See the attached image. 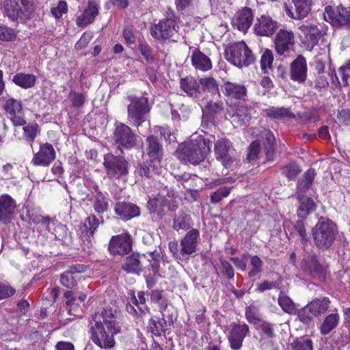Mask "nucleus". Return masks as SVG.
Segmentation results:
<instances>
[{"label": "nucleus", "mask_w": 350, "mask_h": 350, "mask_svg": "<svg viewBox=\"0 0 350 350\" xmlns=\"http://www.w3.org/2000/svg\"><path fill=\"white\" fill-rule=\"evenodd\" d=\"M307 76V65L305 58L297 57L291 65V78L292 80L304 82Z\"/></svg>", "instance_id": "obj_26"}, {"label": "nucleus", "mask_w": 350, "mask_h": 350, "mask_svg": "<svg viewBox=\"0 0 350 350\" xmlns=\"http://www.w3.org/2000/svg\"><path fill=\"white\" fill-rule=\"evenodd\" d=\"M191 61L192 66L197 70L207 71L212 68L210 58L197 49L192 51Z\"/></svg>", "instance_id": "obj_33"}, {"label": "nucleus", "mask_w": 350, "mask_h": 350, "mask_svg": "<svg viewBox=\"0 0 350 350\" xmlns=\"http://www.w3.org/2000/svg\"><path fill=\"white\" fill-rule=\"evenodd\" d=\"M190 227V217L184 211H180L174 219L173 228L178 231L180 230H187Z\"/></svg>", "instance_id": "obj_43"}, {"label": "nucleus", "mask_w": 350, "mask_h": 350, "mask_svg": "<svg viewBox=\"0 0 350 350\" xmlns=\"http://www.w3.org/2000/svg\"><path fill=\"white\" fill-rule=\"evenodd\" d=\"M300 206L297 209V215L301 218H305L309 213L314 211L316 205L314 201L308 197H299Z\"/></svg>", "instance_id": "obj_40"}, {"label": "nucleus", "mask_w": 350, "mask_h": 350, "mask_svg": "<svg viewBox=\"0 0 350 350\" xmlns=\"http://www.w3.org/2000/svg\"><path fill=\"white\" fill-rule=\"evenodd\" d=\"M228 115L232 118V122L237 126H242L250 119L249 109L243 105L231 107L228 111Z\"/></svg>", "instance_id": "obj_29"}, {"label": "nucleus", "mask_w": 350, "mask_h": 350, "mask_svg": "<svg viewBox=\"0 0 350 350\" xmlns=\"http://www.w3.org/2000/svg\"><path fill=\"white\" fill-rule=\"evenodd\" d=\"M91 338L99 347L109 349L114 346L113 336L122 329L120 312L117 310L104 309L94 315Z\"/></svg>", "instance_id": "obj_1"}, {"label": "nucleus", "mask_w": 350, "mask_h": 350, "mask_svg": "<svg viewBox=\"0 0 350 350\" xmlns=\"http://www.w3.org/2000/svg\"><path fill=\"white\" fill-rule=\"evenodd\" d=\"M300 172L299 166L295 163L285 165L282 170V174L289 180H294Z\"/></svg>", "instance_id": "obj_48"}, {"label": "nucleus", "mask_w": 350, "mask_h": 350, "mask_svg": "<svg viewBox=\"0 0 350 350\" xmlns=\"http://www.w3.org/2000/svg\"><path fill=\"white\" fill-rule=\"evenodd\" d=\"M12 81L22 88L28 89L35 85L36 77L32 74L20 72L13 77Z\"/></svg>", "instance_id": "obj_37"}, {"label": "nucleus", "mask_w": 350, "mask_h": 350, "mask_svg": "<svg viewBox=\"0 0 350 350\" xmlns=\"http://www.w3.org/2000/svg\"><path fill=\"white\" fill-rule=\"evenodd\" d=\"M245 317L250 323L256 324L260 321L258 317V310L254 306H250L246 308Z\"/></svg>", "instance_id": "obj_55"}, {"label": "nucleus", "mask_w": 350, "mask_h": 350, "mask_svg": "<svg viewBox=\"0 0 350 350\" xmlns=\"http://www.w3.org/2000/svg\"><path fill=\"white\" fill-rule=\"evenodd\" d=\"M137 173L141 176H146L147 178L152 177L154 174H160L161 172V167L159 163L151 162L144 163L140 164L137 170Z\"/></svg>", "instance_id": "obj_38"}, {"label": "nucleus", "mask_w": 350, "mask_h": 350, "mask_svg": "<svg viewBox=\"0 0 350 350\" xmlns=\"http://www.w3.org/2000/svg\"><path fill=\"white\" fill-rule=\"evenodd\" d=\"M230 193V188L224 187L219 189L211 196V200L213 203L219 202L223 198L227 197Z\"/></svg>", "instance_id": "obj_56"}, {"label": "nucleus", "mask_w": 350, "mask_h": 350, "mask_svg": "<svg viewBox=\"0 0 350 350\" xmlns=\"http://www.w3.org/2000/svg\"><path fill=\"white\" fill-rule=\"evenodd\" d=\"M324 18L336 27L350 25V11L342 5L325 8Z\"/></svg>", "instance_id": "obj_13"}, {"label": "nucleus", "mask_w": 350, "mask_h": 350, "mask_svg": "<svg viewBox=\"0 0 350 350\" xmlns=\"http://www.w3.org/2000/svg\"><path fill=\"white\" fill-rule=\"evenodd\" d=\"M225 56L230 63L238 68L247 66L254 61L252 51L243 41L234 42L228 46Z\"/></svg>", "instance_id": "obj_5"}, {"label": "nucleus", "mask_w": 350, "mask_h": 350, "mask_svg": "<svg viewBox=\"0 0 350 350\" xmlns=\"http://www.w3.org/2000/svg\"><path fill=\"white\" fill-rule=\"evenodd\" d=\"M181 89L189 96L198 97L201 94L199 83L192 77H187L180 80Z\"/></svg>", "instance_id": "obj_35"}, {"label": "nucleus", "mask_w": 350, "mask_h": 350, "mask_svg": "<svg viewBox=\"0 0 350 350\" xmlns=\"http://www.w3.org/2000/svg\"><path fill=\"white\" fill-rule=\"evenodd\" d=\"M260 85L262 88V90H258V94L265 95V93L269 91L273 87L272 81L268 77H264L260 81Z\"/></svg>", "instance_id": "obj_62"}, {"label": "nucleus", "mask_w": 350, "mask_h": 350, "mask_svg": "<svg viewBox=\"0 0 350 350\" xmlns=\"http://www.w3.org/2000/svg\"><path fill=\"white\" fill-rule=\"evenodd\" d=\"M253 18L252 10L249 8H244L234 15L232 25L241 31L246 32L250 27Z\"/></svg>", "instance_id": "obj_21"}, {"label": "nucleus", "mask_w": 350, "mask_h": 350, "mask_svg": "<svg viewBox=\"0 0 350 350\" xmlns=\"http://www.w3.org/2000/svg\"><path fill=\"white\" fill-rule=\"evenodd\" d=\"M179 18L171 8L165 12V18L151 28V35L157 40H167L179 31Z\"/></svg>", "instance_id": "obj_7"}, {"label": "nucleus", "mask_w": 350, "mask_h": 350, "mask_svg": "<svg viewBox=\"0 0 350 350\" xmlns=\"http://www.w3.org/2000/svg\"><path fill=\"white\" fill-rule=\"evenodd\" d=\"M293 6L288 8L286 4L285 11L286 14L292 18L300 20L305 18L310 10V2L309 0H292Z\"/></svg>", "instance_id": "obj_24"}, {"label": "nucleus", "mask_w": 350, "mask_h": 350, "mask_svg": "<svg viewBox=\"0 0 350 350\" xmlns=\"http://www.w3.org/2000/svg\"><path fill=\"white\" fill-rule=\"evenodd\" d=\"M67 3L64 1H60L56 5L51 8V12L55 18H59L63 14L67 12Z\"/></svg>", "instance_id": "obj_52"}, {"label": "nucleus", "mask_w": 350, "mask_h": 350, "mask_svg": "<svg viewBox=\"0 0 350 350\" xmlns=\"http://www.w3.org/2000/svg\"><path fill=\"white\" fill-rule=\"evenodd\" d=\"M200 234L196 229L189 231L180 243L181 260H187L196 252Z\"/></svg>", "instance_id": "obj_16"}, {"label": "nucleus", "mask_w": 350, "mask_h": 350, "mask_svg": "<svg viewBox=\"0 0 350 350\" xmlns=\"http://www.w3.org/2000/svg\"><path fill=\"white\" fill-rule=\"evenodd\" d=\"M114 141L119 146L131 148L136 144V135L130 127L123 123L116 124L114 131Z\"/></svg>", "instance_id": "obj_17"}, {"label": "nucleus", "mask_w": 350, "mask_h": 350, "mask_svg": "<svg viewBox=\"0 0 350 350\" xmlns=\"http://www.w3.org/2000/svg\"><path fill=\"white\" fill-rule=\"evenodd\" d=\"M93 188L96 192V193L94 196V198L92 200L94 209L97 213H103L107 210L108 201L103 193H101L100 191H97V185H94Z\"/></svg>", "instance_id": "obj_41"}, {"label": "nucleus", "mask_w": 350, "mask_h": 350, "mask_svg": "<svg viewBox=\"0 0 350 350\" xmlns=\"http://www.w3.org/2000/svg\"><path fill=\"white\" fill-rule=\"evenodd\" d=\"M15 293V289L10 285L0 283V299H6Z\"/></svg>", "instance_id": "obj_59"}, {"label": "nucleus", "mask_w": 350, "mask_h": 350, "mask_svg": "<svg viewBox=\"0 0 350 350\" xmlns=\"http://www.w3.org/2000/svg\"><path fill=\"white\" fill-rule=\"evenodd\" d=\"M5 14L12 21H23L31 17L33 5L28 0H5Z\"/></svg>", "instance_id": "obj_8"}, {"label": "nucleus", "mask_w": 350, "mask_h": 350, "mask_svg": "<svg viewBox=\"0 0 350 350\" xmlns=\"http://www.w3.org/2000/svg\"><path fill=\"white\" fill-rule=\"evenodd\" d=\"M164 318L154 317L150 319L149 329L152 334L161 336L165 332L167 323Z\"/></svg>", "instance_id": "obj_42"}, {"label": "nucleus", "mask_w": 350, "mask_h": 350, "mask_svg": "<svg viewBox=\"0 0 350 350\" xmlns=\"http://www.w3.org/2000/svg\"><path fill=\"white\" fill-rule=\"evenodd\" d=\"M85 271V267L83 265H76L70 268L67 271L62 274L60 282L67 288H72L76 284L77 275L83 273Z\"/></svg>", "instance_id": "obj_32"}, {"label": "nucleus", "mask_w": 350, "mask_h": 350, "mask_svg": "<svg viewBox=\"0 0 350 350\" xmlns=\"http://www.w3.org/2000/svg\"><path fill=\"white\" fill-rule=\"evenodd\" d=\"M278 302L282 310L286 313L291 314L295 310V306L292 299L283 293L279 295Z\"/></svg>", "instance_id": "obj_45"}, {"label": "nucleus", "mask_w": 350, "mask_h": 350, "mask_svg": "<svg viewBox=\"0 0 350 350\" xmlns=\"http://www.w3.org/2000/svg\"><path fill=\"white\" fill-rule=\"evenodd\" d=\"M294 42L295 36L291 30L281 29L274 38L276 52L281 55L288 52L293 46Z\"/></svg>", "instance_id": "obj_19"}, {"label": "nucleus", "mask_w": 350, "mask_h": 350, "mask_svg": "<svg viewBox=\"0 0 350 350\" xmlns=\"http://www.w3.org/2000/svg\"><path fill=\"white\" fill-rule=\"evenodd\" d=\"M265 135L266 137L267 144L269 145V148H267V158L271 159L273 154L275 137L270 131H266Z\"/></svg>", "instance_id": "obj_60"}, {"label": "nucleus", "mask_w": 350, "mask_h": 350, "mask_svg": "<svg viewBox=\"0 0 350 350\" xmlns=\"http://www.w3.org/2000/svg\"><path fill=\"white\" fill-rule=\"evenodd\" d=\"M211 140L202 135H192V139L179 146L176 150L178 159L192 164L202 161L211 151Z\"/></svg>", "instance_id": "obj_2"}, {"label": "nucleus", "mask_w": 350, "mask_h": 350, "mask_svg": "<svg viewBox=\"0 0 350 350\" xmlns=\"http://www.w3.org/2000/svg\"><path fill=\"white\" fill-rule=\"evenodd\" d=\"M278 286V284L274 282L264 281L261 284H258L256 287V291L262 293L266 290H270Z\"/></svg>", "instance_id": "obj_64"}, {"label": "nucleus", "mask_w": 350, "mask_h": 350, "mask_svg": "<svg viewBox=\"0 0 350 350\" xmlns=\"http://www.w3.org/2000/svg\"><path fill=\"white\" fill-rule=\"evenodd\" d=\"M2 107L8 114V117L15 126H23L26 124L23 116V106L20 100L7 95L1 98Z\"/></svg>", "instance_id": "obj_10"}, {"label": "nucleus", "mask_w": 350, "mask_h": 350, "mask_svg": "<svg viewBox=\"0 0 350 350\" xmlns=\"http://www.w3.org/2000/svg\"><path fill=\"white\" fill-rule=\"evenodd\" d=\"M331 301L328 297L317 298L304 306L298 313L299 319L304 323L310 322L314 317L325 313Z\"/></svg>", "instance_id": "obj_9"}, {"label": "nucleus", "mask_w": 350, "mask_h": 350, "mask_svg": "<svg viewBox=\"0 0 350 350\" xmlns=\"http://www.w3.org/2000/svg\"><path fill=\"white\" fill-rule=\"evenodd\" d=\"M24 135L26 139L30 143L32 146L37 133H38V126L37 125H29L23 127Z\"/></svg>", "instance_id": "obj_53"}, {"label": "nucleus", "mask_w": 350, "mask_h": 350, "mask_svg": "<svg viewBox=\"0 0 350 350\" xmlns=\"http://www.w3.org/2000/svg\"><path fill=\"white\" fill-rule=\"evenodd\" d=\"M104 165L111 177L119 178L129 173V164L123 157L107 154L104 158Z\"/></svg>", "instance_id": "obj_11"}, {"label": "nucleus", "mask_w": 350, "mask_h": 350, "mask_svg": "<svg viewBox=\"0 0 350 350\" xmlns=\"http://www.w3.org/2000/svg\"><path fill=\"white\" fill-rule=\"evenodd\" d=\"M337 233V228L332 221L321 218L312 228V237L314 245L320 250L328 249Z\"/></svg>", "instance_id": "obj_4"}, {"label": "nucleus", "mask_w": 350, "mask_h": 350, "mask_svg": "<svg viewBox=\"0 0 350 350\" xmlns=\"http://www.w3.org/2000/svg\"><path fill=\"white\" fill-rule=\"evenodd\" d=\"M98 14V5L93 0H89L88 5L84 11L76 18V23L79 27H85L93 23Z\"/></svg>", "instance_id": "obj_25"}, {"label": "nucleus", "mask_w": 350, "mask_h": 350, "mask_svg": "<svg viewBox=\"0 0 350 350\" xmlns=\"http://www.w3.org/2000/svg\"><path fill=\"white\" fill-rule=\"evenodd\" d=\"M301 42L308 47L313 48L321 36V30L314 23L306 22L299 27Z\"/></svg>", "instance_id": "obj_14"}, {"label": "nucleus", "mask_w": 350, "mask_h": 350, "mask_svg": "<svg viewBox=\"0 0 350 350\" xmlns=\"http://www.w3.org/2000/svg\"><path fill=\"white\" fill-rule=\"evenodd\" d=\"M293 350H312V341L308 338H301L292 343Z\"/></svg>", "instance_id": "obj_51"}, {"label": "nucleus", "mask_w": 350, "mask_h": 350, "mask_svg": "<svg viewBox=\"0 0 350 350\" xmlns=\"http://www.w3.org/2000/svg\"><path fill=\"white\" fill-rule=\"evenodd\" d=\"M146 151L151 162L161 163L163 157V148L153 136H149L147 139Z\"/></svg>", "instance_id": "obj_34"}, {"label": "nucleus", "mask_w": 350, "mask_h": 350, "mask_svg": "<svg viewBox=\"0 0 350 350\" xmlns=\"http://www.w3.org/2000/svg\"><path fill=\"white\" fill-rule=\"evenodd\" d=\"M216 158L223 166L228 169L234 162V155L230 142L226 139L217 141L215 146Z\"/></svg>", "instance_id": "obj_15"}, {"label": "nucleus", "mask_w": 350, "mask_h": 350, "mask_svg": "<svg viewBox=\"0 0 350 350\" xmlns=\"http://www.w3.org/2000/svg\"><path fill=\"white\" fill-rule=\"evenodd\" d=\"M92 35L90 33H84L79 40L76 43L75 48L77 49H81L85 47L89 42L92 40Z\"/></svg>", "instance_id": "obj_63"}, {"label": "nucleus", "mask_w": 350, "mask_h": 350, "mask_svg": "<svg viewBox=\"0 0 350 350\" xmlns=\"http://www.w3.org/2000/svg\"><path fill=\"white\" fill-rule=\"evenodd\" d=\"M69 98L71 100L72 105L75 107H82L85 100V98L83 94L77 93L75 92H71L70 93Z\"/></svg>", "instance_id": "obj_57"}, {"label": "nucleus", "mask_w": 350, "mask_h": 350, "mask_svg": "<svg viewBox=\"0 0 350 350\" xmlns=\"http://www.w3.org/2000/svg\"><path fill=\"white\" fill-rule=\"evenodd\" d=\"M130 101L127 107L128 122L136 127H139L146 120V115L150 110L148 100L144 96H128Z\"/></svg>", "instance_id": "obj_6"}, {"label": "nucleus", "mask_w": 350, "mask_h": 350, "mask_svg": "<svg viewBox=\"0 0 350 350\" xmlns=\"http://www.w3.org/2000/svg\"><path fill=\"white\" fill-rule=\"evenodd\" d=\"M278 28V23L269 16H261L257 18L254 30L260 36H271Z\"/></svg>", "instance_id": "obj_20"}, {"label": "nucleus", "mask_w": 350, "mask_h": 350, "mask_svg": "<svg viewBox=\"0 0 350 350\" xmlns=\"http://www.w3.org/2000/svg\"><path fill=\"white\" fill-rule=\"evenodd\" d=\"M99 225L98 219L95 215L88 217L80 226L81 238L83 250L90 252L93 247L94 234Z\"/></svg>", "instance_id": "obj_12"}, {"label": "nucleus", "mask_w": 350, "mask_h": 350, "mask_svg": "<svg viewBox=\"0 0 350 350\" xmlns=\"http://www.w3.org/2000/svg\"><path fill=\"white\" fill-rule=\"evenodd\" d=\"M16 208L14 200L8 194L0 196V220L9 222Z\"/></svg>", "instance_id": "obj_27"}, {"label": "nucleus", "mask_w": 350, "mask_h": 350, "mask_svg": "<svg viewBox=\"0 0 350 350\" xmlns=\"http://www.w3.org/2000/svg\"><path fill=\"white\" fill-rule=\"evenodd\" d=\"M180 198L176 195L173 189L165 187L157 197L150 198L148 202V207L151 213L157 214L161 217L166 211H174L178 206Z\"/></svg>", "instance_id": "obj_3"}, {"label": "nucleus", "mask_w": 350, "mask_h": 350, "mask_svg": "<svg viewBox=\"0 0 350 350\" xmlns=\"http://www.w3.org/2000/svg\"><path fill=\"white\" fill-rule=\"evenodd\" d=\"M114 209L116 213L124 220H129L140 213L139 207L131 202H117Z\"/></svg>", "instance_id": "obj_28"}, {"label": "nucleus", "mask_w": 350, "mask_h": 350, "mask_svg": "<svg viewBox=\"0 0 350 350\" xmlns=\"http://www.w3.org/2000/svg\"><path fill=\"white\" fill-rule=\"evenodd\" d=\"M223 88L224 94L230 99L244 100L247 96V89L243 85L228 81Z\"/></svg>", "instance_id": "obj_30"}, {"label": "nucleus", "mask_w": 350, "mask_h": 350, "mask_svg": "<svg viewBox=\"0 0 350 350\" xmlns=\"http://www.w3.org/2000/svg\"><path fill=\"white\" fill-rule=\"evenodd\" d=\"M273 60L272 52L270 50L265 51L260 59V67L265 73H268L269 70L271 69Z\"/></svg>", "instance_id": "obj_50"}, {"label": "nucleus", "mask_w": 350, "mask_h": 350, "mask_svg": "<svg viewBox=\"0 0 350 350\" xmlns=\"http://www.w3.org/2000/svg\"><path fill=\"white\" fill-rule=\"evenodd\" d=\"M338 72L342 77L344 85H348L350 80V59L347 62L346 64L338 69Z\"/></svg>", "instance_id": "obj_58"}, {"label": "nucleus", "mask_w": 350, "mask_h": 350, "mask_svg": "<svg viewBox=\"0 0 350 350\" xmlns=\"http://www.w3.org/2000/svg\"><path fill=\"white\" fill-rule=\"evenodd\" d=\"M315 175L316 173L313 169H309L304 173L303 178L299 181L297 184V189L299 192L305 191L310 187Z\"/></svg>", "instance_id": "obj_44"}, {"label": "nucleus", "mask_w": 350, "mask_h": 350, "mask_svg": "<svg viewBox=\"0 0 350 350\" xmlns=\"http://www.w3.org/2000/svg\"><path fill=\"white\" fill-rule=\"evenodd\" d=\"M144 255L133 253L126 258L123 269L127 273H139L142 270V259Z\"/></svg>", "instance_id": "obj_36"}, {"label": "nucleus", "mask_w": 350, "mask_h": 350, "mask_svg": "<svg viewBox=\"0 0 350 350\" xmlns=\"http://www.w3.org/2000/svg\"><path fill=\"white\" fill-rule=\"evenodd\" d=\"M265 116L273 118H281L285 116H290L291 112L285 108L269 107L263 111Z\"/></svg>", "instance_id": "obj_49"}, {"label": "nucleus", "mask_w": 350, "mask_h": 350, "mask_svg": "<svg viewBox=\"0 0 350 350\" xmlns=\"http://www.w3.org/2000/svg\"><path fill=\"white\" fill-rule=\"evenodd\" d=\"M303 263L306 269L314 276L321 277L323 275L324 272V268L318 262L315 258L312 257L310 262H308L306 260H304Z\"/></svg>", "instance_id": "obj_46"}, {"label": "nucleus", "mask_w": 350, "mask_h": 350, "mask_svg": "<svg viewBox=\"0 0 350 350\" xmlns=\"http://www.w3.org/2000/svg\"><path fill=\"white\" fill-rule=\"evenodd\" d=\"M260 150V144L258 141L253 142L248 149V154H247V159L249 160H254L255 159L258 154Z\"/></svg>", "instance_id": "obj_61"}, {"label": "nucleus", "mask_w": 350, "mask_h": 350, "mask_svg": "<svg viewBox=\"0 0 350 350\" xmlns=\"http://www.w3.org/2000/svg\"><path fill=\"white\" fill-rule=\"evenodd\" d=\"M249 332V327L245 323L233 325L228 334L230 347L234 350L239 349L242 346L244 338L248 334Z\"/></svg>", "instance_id": "obj_23"}, {"label": "nucleus", "mask_w": 350, "mask_h": 350, "mask_svg": "<svg viewBox=\"0 0 350 350\" xmlns=\"http://www.w3.org/2000/svg\"><path fill=\"white\" fill-rule=\"evenodd\" d=\"M339 320L340 317L336 312L326 316L320 327L321 333L324 335L329 334L337 327Z\"/></svg>", "instance_id": "obj_39"}, {"label": "nucleus", "mask_w": 350, "mask_h": 350, "mask_svg": "<svg viewBox=\"0 0 350 350\" xmlns=\"http://www.w3.org/2000/svg\"><path fill=\"white\" fill-rule=\"evenodd\" d=\"M16 37L14 31L5 26L0 25V40L1 41H12Z\"/></svg>", "instance_id": "obj_54"}, {"label": "nucleus", "mask_w": 350, "mask_h": 350, "mask_svg": "<svg viewBox=\"0 0 350 350\" xmlns=\"http://www.w3.org/2000/svg\"><path fill=\"white\" fill-rule=\"evenodd\" d=\"M131 250V236L126 233L113 236L109 244V251L113 255H124Z\"/></svg>", "instance_id": "obj_18"}, {"label": "nucleus", "mask_w": 350, "mask_h": 350, "mask_svg": "<svg viewBox=\"0 0 350 350\" xmlns=\"http://www.w3.org/2000/svg\"><path fill=\"white\" fill-rule=\"evenodd\" d=\"M32 221L36 224H42L49 231L51 230V226H55L53 234L55 235L57 239L62 240L66 234V226L62 224H57L55 226L54 222L51 221L48 217H44L41 215L36 216L34 218H32Z\"/></svg>", "instance_id": "obj_31"}, {"label": "nucleus", "mask_w": 350, "mask_h": 350, "mask_svg": "<svg viewBox=\"0 0 350 350\" xmlns=\"http://www.w3.org/2000/svg\"><path fill=\"white\" fill-rule=\"evenodd\" d=\"M55 158V151L49 143L42 144L39 151L33 157L32 163L35 165L48 166Z\"/></svg>", "instance_id": "obj_22"}, {"label": "nucleus", "mask_w": 350, "mask_h": 350, "mask_svg": "<svg viewBox=\"0 0 350 350\" xmlns=\"http://www.w3.org/2000/svg\"><path fill=\"white\" fill-rule=\"evenodd\" d=\"M202 91H208L213 94L218 92V85L216 80L213 77L202 78L200 80Z\"/></svg>", "instance_id": "obj_47"}]
</instances>
